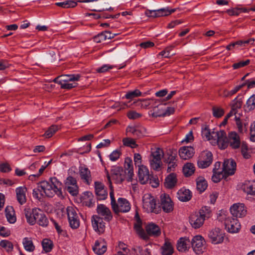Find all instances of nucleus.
Instances as JSON below:
<instances>
[{
	"instance_id": "38",
	"label": "nucleus",
	"mask_w": 255,
	"mask_h": 255,
	"mask_svg": "<svg viewBox=\"0 0 255 255\" xmlns=\"http://www.w3.org/2000/svg\"><path fill=\"white\" fill-rule=\"evenodd\" d=\"M42 246L43 250L46 253H49L52 250L53 244L52 241L48 239H44L42 242Z\"/></svg>"
},
{
	"instance_id": "41",
	"label": "nucleus",
	"mask_w": 255,
	"mask_h": 255,
	"mask_svg": "<svg viewBox=\"0 0 255 255\" xmlns=\"http://www.w3.org/2000/svg\"><path fill=\"white\" fill-rule=\"evenodd\" d=\"M55 4L63 8H69L76 6L77 2L72 0H66L63 2H56Z\"/></svg>"
},
{
	"instance_id": "40",
	"label": "nucleus",
	"mask_w": 255,
	"mask_h": 255,
	"mask_svg": "<svg viewBox=\"0 0 255 255\" xmlns=\"http://www.w3.org/2000/svg\"><path fill=\"white\" fill-rule=\"evenodd\" d=\"M162 106V105H160L157 107H155L153 108V112L151 114V115L153 117L157 118L159 117H164L166 116V113H164V111L161 107Z\"/></svg>"
},
{
	"instance_id": "44",
	"label": "nucleus",
	"mask_w": 255,
	"mask_h": 255,
	"mask_svg": "<svg viewBox=\"0 0 255 255\" xmlns=\"http://www.w3.org/2000/svg\"><path fill=\"white\" fill-rule=\"evenodd\" d=\"M246 110L251 111L255 108V94L252 95L247 101Z\"/></svg>"
},
{
	"instance_id": "17",
	"label": "nucleus",
	"mask_w": 255,
	"mask_h": 255,
	"mask_svg": "<svg viewBox=\"0 0 255 255\" xmlns=\"http://www.w3.org/2000/svg\"><path fill=\"white\" fill-rule=\"evenodd\" d=\"M97 213L100 217H102L105 221L110 222L113 219V215L110 209L104 204H99L97 208Z\"/></svg>"
},
{
	"instance_id": "3",
	"label": "nucleus",
	"mask_w": 255,
	"mask_h": 255,
	"mask_svg": "<svg viewBox=\"0 0 255 255\" xmlns=\"http://www.w3.org/2000/svg\"><path fill=\"white\" fill-rule=\"evenodd\" d=\"M29 212H27L26 219L27 222L31 225L37 222L40 226L46 227L48 224V220L43 212L38 208L33 209V218H30Z\"/></svg>"
},
{
	"instance_id": "49",
	"label": "nucleus",
	"mask_w": 255,
	"mask_h": 255,
	"mask_svg": "<svg viewBox=\"0 0 255 255\" xmlns=\"http://www.w3.org/2000/svg\"><path fill=\"white\" fill-rule=\"evenodd\" d=\"M124 144L127 146H130L131 148H134L137 146L135 140L130 138H125L123 139Z\"/></svg>"
},
{
	"instance_id": "16",
	"label": "nucleus",
	"mask_w": 255,
	"mask_h": 255,
	"mask_svg": "<svg viewBox=\"0 0 255 255\" xmlns=\"http://www.w3.org/2000/svg\"><path fill=\"white\" fill-rule=\"evenodd\" d=\"M236 169V163L233 159H227L224 160L222 171L227 176L233 175Z\"/></svg>"
},
{
	"instance_id": "61",
	"label": "nucleus",
	"mask_w": 255,
	"mask_h": 255,
	"mask_svg": "<svg viewBox=\"0 0 255 255\" xmlns=\"http://www.w3.org/2000/svg\"><path fill=\"white\" fill-rule=\"evenodd\" d=\"M125 168L126 170L133 169L132 161L130 158L127 157L125 161Z\"/></svg>"
},
{
	"instance_id": "10",
	"label": "nucleus",
	"mask_w": 255,
	"mask_h": 255,
	"mask_svg": "<svg viewBox=\"0 0 255 255\" xmlns=\"http://www.w3.org/2000/svg\"><path fill=\"white\" fill-rule=\"evenodd\" d=\"M103 218L97 215H94L91 218L92 227L96 232L99 234H102L105 232V223L103 221Z\"/></svg>"
},
{
	"instance_id": "56",
	"label": "nucleus",
	"mask_w": 255,
	"mask_h": 255,
	"mask_svg": "<svg viewBox=\"0 0 255 255\" xmlns=\"http://www.w3.org/2000/svg\"><path fill=\"white\" fill-rule=\"evenodd\" d=\"M248 146L246 143L243 142L241 144V152L244 158L248 159L251 156L248 152Z\"/></svg>"
},
{
	"instance_id": "19",
	"label": "nucleus",
	"mask_w": 255,
	"mask_h": 255,
	"mask_svg": "<svg viewBox=\"0 0 255 255\" xmlns=\"http://www.w3.org/2000/svg\"><path fill=\"white\" fill-rule=\"evenodd\" d=\"M205 219L197 212L191 214L189 217V222L191 226L194 229L200 228L204 224Z\"/></svg>"
},
{
	"instance_id": "63",
	"label": "nucleus",
	"mask_w": 255,
	"mask_h": 255,
	"mask_svg": "<svg viewBox=\"0 0 255 255\" xmlns=\"http://www.w3.org/2000/svg\"><path fill=\"white\" fill-rule=\"evenodd\" d=\"M10 232L4 227L0 226V235L3 237H6L10 235Z\"/></svg>"
},
{
	"instance_id": "4",
	"label": "nucleus",
	"mask_w": 255,
	"mask_h": 255,
	"mask_svg": "<svg viewBox=\"0 0 255 255\" xmlns=\"http://www.w3.org/2000/svg\"><path fill=\"white\" fill-rule=\"evenodd\" d=\"M126 171L121 166H113L111 170V175L107 173V177L111 185V179L117 184L122 183L125 179Z\"/></svg>"
},
{
	"instance_id": "28",
	"label": "nucleus",
	"mask_w": 255,
	"mask_h": 255,
	"mask_svg": "<svg viewBox=\"0 0 255 255\" xmlns=\"http://www.w3.org/2000/svg\"><path fill=\"white\" fill-rule=\"evenodd\" d=\"M191 197V192L188 189L183 188L179 190L177 192V197L178 199L183 202L190 200Z\"/></svg>"
},
{
	"instance_id": "27",
	"label": "nucleus",
	"mask_w": 255,
	"mask_h": 255,
	"mask_svg": "<svg viewBox=\"0 0 255 255\" xmlns=\"http://www.w3.org/2000/svg\"><path fill=\"white\" fill-rule=\"evenodd\" d=\"M93 250L96 254L101 255L106 251L107 246L103 242L96 241L93 247Z\"/></svg>"
},
{
	"instance_id": "13",
	"label": "nucleus",
	"mask_w": 255,
	"mask_h": 255,
	"mask_svg": "<svg viewBox=\"0 0 255 255\" xmlns=\"http://www.w3.org/2000/svg\"><path fill=\"white\" fill-rule=\"evenodd\" d=\"M225 234L219 228H216L211 231L208 236L212 243L214 244H220L223 242Z\"/></svg>"
},
{
	"instance_id": "57",
	"label": "nucleus",
	"mask_w": 255,
	"mask_h": 255,
	"mask_svg": "<svg viewBox=\"0 0 255 255\" xmlns=\"http://www.w3.org/2000/svg\"><path fill=\"white\" fill-rule=\"evenodd\" d=\"M176 157L177 156L176 154H168L167 156H165L164 157V161L166 163H169L171 162H175L177 161Z\"/></svg>"
},
{
	"instance_id": "36",
	"label": "nucleus",
	"mask_w": 255,
	"mask_h": 255,
	"mask_svg": "<svg viewBox=\"0 0 255 255\" xmlns=\"http://www.w3.org/2000/svg\"><path fill=\"white\" fill-rule=\"evenodd\" d=\"M195 171V167L193 164L187 163L183 167V172L186 177L191 176Z\"/></svg>"
},
{
	"instance_id": "29",
	"label": "nucleus",
	"mask_w": 255,
	"mask_h": 255,
	"mask_svg": "<svg viewBox=\"0 0 255 255\" xmlns=\"http://www.w3.org/2000/svg\"><path fill=\"white\" fill-rule=\"evenodd\" d=\"M176 182L177 179L176 174L172 173L168 175L165 178L164 185L166 188L171 189L175 186Z\"/></svg>"
},
{
	"instance_id": "5",
	"label": "nucleus",
	"mask_w": 255,
	"mask_h": 255,
	"mask_svg": "<svg viewBox=\"0 0 255 255\" xmlns=\"http://www.w3.org/2000/svg\"><path fill=\"white\" fill-rule=\"evenodd\" d=\"M158 207L166 213L171 212L174 209V204L168 194L163 193L160 196Z\"/></svg>"
},
{
	"instance_id": "62",
	"label": "nucleus",
	"mask_w": 255,
	"mask_h": 255,
	"mask_svg": "<svg viewBox=\"0 0 255 255\" xmlns=\"http://www.w3.org/2000/svg\"><path fill=\"white\" fill-rule=\"evenodd\" d=\"M148 182L152 187L156 188L159 185V180L157 178L154 177L151 175H150V179Z\"/></svg>"
},
{
	"instance_id": "12",
	"label": "nucleus",
	"mask_w": 255,
	"mask_h": 255,
	"mask_svg": "<svg viewBox=\"0 0 255 255\" xmlns=\"http://www.w3.org/2000/svg\"><path fill=\"white\" fill-rule=\"evenodd\" d=\"M227 146L229 145L233 149L239 148L241 145V141L239 135L235 132H231L229 134L228 137L226 135Z\"/></svg>"
},
{
	"instance_id": "11",
	"label": "nucleus",
	"mask_w": 255,
	"mask_h": 255,
	"mask_svg": "<svg viewBox=\"0 0 255 255\" xmlns=\"http://www.w3.org/2000/svg\"><path fill=\"white\" fill-rule=\"evenodd\" d=\"M162 154V151L159 148L152 152L150 158V162L151 167L154 170H159L161 163V159Z\"/></svg>"
},
{
	"instance_id": "60",
	"label": "nucleus",
	"mask_w": 255,
	"mask_h": 255,
	"mask_svg": "<svg viewBox=\"0 0 255 255\" xmlns=\"http://www.w3.org/2000/svg\"><path fill=\"white\" fill-rule=\"evenodd\" d=\"M127 116L129 119L135 120L141 117V115L135 111H130L127 114Z\"/></svg>"
},
{
	"instance_id": "22",
	"label": "nucleus",
	"mask_w": 255,
	"mask_h": 255,
	"mask_svg": "<svg viewBox=\"0 0 255 255\" xmlns=\"http://www.w3.org/2000/svg\"><path fill=\"white\" fill-rule=\"evenodd\" d=\"M95 189L98 200H105L107 198L108 193L105 189L104 185L102 183L99 182H95Z\"/></svg>"
},
{
	"instance_id": "58",
	"label": "nucleus",
	"mask_w": 255,
	"mask_h": 255,
	"mask_svg": "<svg viewBox=\"0 0 255 255\" xmlns=\"http://www.w3.org/2000/svg\"><path fill=\"white\" fill-rule=\"evenodd\" d=\"M250 63V60L249 59H247L245 61H240L238 63H235L233 65V67L234 69H236L240 68L241 67H244L246 65H248Z\"/></svg>"
},
{
	"instance_id": "53",
	"label": "nucleus",
	"mask_w": 255,
	"mask_h": 255,
	"mask_svg": "<svg viewBox=\"0 0 255 255\" xmlns=\"http://www.w3.org/2000/svg\"><path fill=\"white\" fill-rule=\"evenodd\" d=\"M245 86V84H241L239 86H236L234 89L230 91H225L224 95L225 96L229 97L235 94H236L239 90L242 89L243 87Z\"/></svg>"
},
{
	"instance_id": "51",
	"label": "nucleus",
	"mask_w": 255,
	"mask_h": 255,
	"mask_svg": "<svg viewBox=\"0 0 255 255\" xmlns=\"http://www.w3.org/2000/svg\"><path fill=\"white\" fill-rule=\"evenodd\" d=\"M212 111L214 117L217 118H221L224 114V110L221 108L214 107Z\"/></svg>"
},
{
	"instance_id": "8",
	"label": "nucleus",
	"mask_w": 255,
	"mask_h": 255,
	"mask_svg": "<svg viewBox=\"0 0 255 255\" xmlns=\"http://www.w3.org/2000/svg\"><path fill=\"white\" fill-rule=\"evenodd\" d=\"M66 211L70 226L72 229H77L80 226V221L76 210L73 207L68 206Z\"/></svg>"
},
{
	"instance_id": "34",
	"label": "nucleus",
	"mask_w": 255,
	"mask_h": 255,
	"mask_svg": "<svg viewBox=\"0 0 255 255\" xmlns=\"http://www.w3.org/2000/svg\"><path fill=\"white\" fill-rule=\"evenodd\" d=\"M197 189L200 192L204 191L207 187V183L202 177H198L196 180Z\"/></svg>"
},
{
	"instance_id": "50",
	"label": "nucleus",
	"mask_w": 255,
	"mask_h": 255,
	"mask_svg": "<svg viewBox=\"0 0 255 255\" xmlns=\"http://www.w3.org/2000/svg\"><path fill=\"white\" fill-rule=\"evenodd\" d=\"M242 105V99H238V97L236 98L232 103V109L236 111L238 109H240Z\"/></svg>"
},
{
	"instance_id": "15",
	"label": "nucleus",
	"mask_w": 255,
	"mask_h": 255,
	"mask_svg": "<svg viewBox=\"0 0 255 255\" xmlns=\"http://www.w3.org/2000/svg\"><path fill=\"white\" fill-rule=\"evenodd\" d=\"M204 243L205 241L201 236H196L192 239V247L196 254H200L203 252Z\"/></svg>"
},
{
	"instance_id": "23",
	"label": "nucleus",
	"mask_w": 255,
	"mask_h": 255,
	"mask_svg": "<svg viewBox=\"0 0 255 255\" xmlns=\"http://www.w3.org/2000/svg\"><path fill=\"white\" fill-rule=\"evenodd\" d=\"M242 189L247 194L255 195V180L246 181L242 185Z\"/></svg>"
},
{
	"instance_id": "46",
	"label": "nucleus",
	"mask_w": 255,
	"mask_h": 255,
	"mask_svg": "<svg viewBox=\"0 0 255 255\" xmlns=\"http://www.w3.org/2000/svg\"><path fill=\"white\" fill-rule=\"evenodd\" d=\"M141 95V93L138 89H135L132 91H129L127 93L125 98L127 99L132 100L134 98L139 97Z\"/></svg>"
},
{
	"instance_id": "30",
	"label": "nucleus",
	"mask_w": 255,
	"mask_h": 255,
	"mask_svg": "<svg viewBox=\"0 0 255 255\" xmlns=\"http://www.w3.org/2000/svg\"><path fill=\"white\" fill-rule=\"evenodd\" d=\"M135 217L138 218L137 222L134 224V228L136 230L137 234L143 239H145L147 238L144 231L141 227V222L139 218L138 214L136 213Z\"/></svg>"
},
{
	"instance_id": "33",
	"label": "nucleus",
	"mask_w": 255,
	"mask_h": 255,
	"mask_svg": "<svg viewBox=\"0 0 255 255\" xmlns=\"http://www.w3.org/2000/svg\"><path fill=\"white\" fill-rule=\"evenodd\" d=\"M190 240L186 238H181L178 242L177 249L179 252L185 251L188 248Z\"/></svg>"
},
{
	"instance_id": "43",
	"label": "nucleus",
	"mask_w": 255,
	"mask_h": 255,
	"mask_svg": "<svg viewBox=\"0 0 255 255\" xmlns=\"http://www.w3.org/2000/svg\"><path fill=\"white\" fill-rule=\"evenodd\" d=\"M197 212L205 220L206 219L209 218L210 217L211 210L209 207L205 206L202 207L199 212Z\"/></svg>"
},
{
	"instance_id": "47",
	"label": "nucleus",
	"mask_w": 255,
	"mask_h": 255,
	"mask_svg": "<svg viewBox=\"0 0 255 255\" xmlns=\"http://www.w3.org/2000/svg\"><path fill=\"white\" fill-rule=\"evenodd\" d=\"M135 131L134 136L138 138L146 136L147 134L146 129L142 127H136V130H135Z\"/></svg>"
},
{
	"instance_id": "39",
	"label": "nucleus",
	"mask_w": 255,
	"mask_h": 255,
	"mask_svg": "<svg viewBox=\"0 0 255 255\" xmlns=\"http://www.w3.org/2000/svg\"><path fill=\"white\" fill-rule=\"evenodd\" d=\"M43 189H41L40 183L38 184L36 188L33 189L32 195L33 197L40 200L44 196Z\"/></svg>"
},
{
	"instance_id": "55",
	"label": "nucleus",
	"mask_w": 255,
	"mask_h": 255,
	"mask_svg": "<svg viewBox=\"0 0 255 255\" xmlns=\"http://www.w3.org/2000/svg\"><path fill=\"white\" fill-rule=\"evenodd\" d=\"M137 105L140 106L141 108H146L150 105V99H141L135 103Z\"/></svg>"
},
{
	"instance_id": "31",
	"label": "nucleus",
	"mask_w": 255,
	"mask_h": 255,
	"mask_svg": "<svg viewBox=\"0 0 255 255\" xmlns=\"http://www.w3.org/2000/svg\"><path fill=\"white\" fill-rule=\"evenodd\" d=\"M80 175L81 178L85 180V181L89 184L91 179V172L86 167H81L80 170Z\"/></svg>"
},
{
	"instance_id": "1",
	"label": "nucleus",
	"mask_w": 255,
	"mask_h": 255,
	"mask_svg": "<svg viewBox=\"0 0 255 255\" xmlns=\"http://www.w3.org/2000/svg\"><path fill=\"white\" fill-rule=\"evenodd\" d=\"M41 189H43L44 195L52 197L55 194L59 197L62 196L61 189V183L56 177L51 178L49 181H43L40 183Z\"/></svg>"
},
{
	"instance_id": "59",
	"label": "nucleus",
	"mask_w": 255,
	"mask_h": 255,
	"mask_svg": "<svg viewBox=\"0 0 255 255\" xmlns=\"http://www.w3.org/2000/svg\"><path fill=\"white\" fill-rule=\"evenodd\" d=\"M65 187L75 185L77 184V181L74 177L69 176H68L65 182Z\"/></svg>"
},
{
	"instance_id": "48",
	"label": "nucleus",
	"mask_w": 255,
	"mask_h": 255,
	"mask_svg": "<svg viewBox=\"0 0 255 255\" xmlns=\"http://www.w3.org/2000/svg\"><path fill=\"white\" fill-rule=\"evenodd\" d=\"M0 246L5 249L7 252L11 251L13 249L12 244L7 240H2L0 242Z\"/></svg>"
},
{
	"instance_id": "9",
	"label": "nucleus",
	"mask_w": 255,
	"mask_h": 255,
	"mask_svg": "<svg viewBox=\"0 0 255 255\" xmlns=\"http://www.w3.org/2000/svg\"><path fill=\"white\" fill-rule=\"evenodd\" d=\"M112 209L115 214H118L120 212L126 213L130 209V204L126 199L120 198L118 201V204L116 203L113 206Z\"/></svg>"
},
{
	"instance_id": "14",
	"label": "nucleus",
	"mask_w": 255,
	"mask_h": 255,
	"mask_svg": "<svg viewBox=\"0 0 255 255\" xmlns=\"http://www.w3.org/2000/svg\"><path fill=\"white\" fill-rule=\"evenodd\" d=\"M225 226L228 231L232 233L238 232L240 229V224L237 219L227 218L225 220Z\"/></svg>"
},
{
	"instance_id": "45",
	"label": "nucleus",
	"mask_w": 255,
	"mask_h": 255,
	"mask_svg": "<svg viewBox=\"0 0 255 255\" xmlns=\"http://www.w3.org/2000/svg\"><path fill=\"white\" fill-rule=\"evenodd\" d=\"M59 127L57 125H52L45 132L44 135L48 138L51 137L58 129Z\"/></svg>"
},
{
	"instance_id": "37",
	"label": "nucleus",
	"mask_w": 255,
	"mask_h": 255,
	"mask_svg": "<svg viewBox=\"0 0 255 255\" xmlns=\"http://www.w3.org/2000/svg\"><path fill=\"white\" fill-rule=\"evenodd\" d=\"M22 243L25 250L27 251L31 252L34 250L35 247L31 238L27 237L24 238L23 239Z\"/></svg>"
},
{
	"instance_id": "52",
	"label": "nucleus",
	"mask_w": 255,
	"mask_h": 255,
	"mask_svg": "<svg viewBox=\"0 0 255 255\" xmlns=\"http://www.w3.org/2000/svg\"><path fill=\"white\" fill-rule=\"evenodd\" d=\"M67 191L72 196H77L78 194V187L77 185L65 187Z\"/></svg>"
},
{
	"instance_id": "64",
	"label": "nucleus",
	"mask_w": 255,
	"mask_h": 255,
	"mask_svg": "<svg viewBox=\"0 0 255 255\" xmlns=\"http://www.w3.org/2000/svg\"><path fill=\"white\" fill-rule=\"evenodd\" d=\"M119 247L120 249L122 250L124 253V255H128L129 253V250L127 248V246L123 242H120L119 244Z\"/></svg>"
},
{
	"instance_id": "35",
	"label": "nucleus",
	"mask_w": 255,
	"mask_h": 255,
	"mask_svg": "<svg viewBox=\"0 0 255 255\" xmlns=\"http://www.w3.org/2000/svg\"><path fill=\"white\" fill-rule=\"evenodd\" d=\"M162 255H172L173 253V248L171 244L167 241L161 248Z\"/></svg>"
},
{
	"instance_id": "54",
	"label": "nucleus",
	"mask_w": 255,
	"mask_h": 255,
	"mask_svg": "<svg viewBox=\"0 0 255 255\" xmlns=\"http://www.w3.org/2000/svg\"><path fill=\"white\" fill-rule=\"evenodd\" d=\"M121 154L122 153L120 150H115L110 154V159L112 161H115L119 158Z\"/></svg>"
},
{
	"instance_id": "24",
	"label": "nucleus",
	"mask_w": 255,
	"mask_h": 255,
	"mask_svg": "<svg viewBox=\"0 0 255 255\" xmlns=\"http://www.w3.org/2000/svg\"><path fill=\"white\" fill-rule=\"evenodd\" d=\"M145 230L147 234L150 236L158 237L161 234L159 227L154 223L147 225Z\"/></svg>"
},
{
	"instance_id": "42",
	"label": "nucleus",
	"mask_w": 255,
	"mask_h": 255,
	"mask_svg": "<svg viewBox=\"0 0 255 255\" xmlns=\"http://www.w3.org/2000/svg\"><path fill=\"white\" fill-rule=\"evenodd\" d=\"M227 176L225 174L224 172L222 170L221 171L213 173V175L212 177V180L214 182L218 183L220 182L222 179L226 178Z\"/></svg>"
},
{
	"instance_id": "7",
	"label": "nucleus",
	"mask_w": 255,
	"mask_h": 255,
	"mask_svg": "<svg viewBox=\"0 0 255 255\" xmlns=\"http://www.w3.org/2000/svg\"><path fill=\"white\" fill-rule=\"evenodd\" d=\"M213 161L212 153L209 151H203L198 158V166L200 168H205L210 165Z\"/></svg>"
},
{
	"instance_id": "2",
	"label": "nucleus",
	"mask_w": 255,
	"mask_h": 255,
	"mask_svg": "<svg viewBox=\"0 0 255 255\" xmlns=\"http://www.w3.org/2000/svg\"><path fill=\"white\" fill-rule=\"evenodd\" d=\"M202 135L203 137H205L208 140L212 139L217 140L219 147L222 149H224V148L227 146L225 141H226V132L224 130L211 132L208 128H205L202 131Z\"/></svg>"
},
{
	"instance_id": "20",
	"label": "nucleus",
	"mask_w": 255,
	"mask_h": 255,
	"mask_svg": "<svg viewBox=\"0 0 255 255\" xmlns=\"http://www.w3.org/2000/svg\"><path fill=\"white\" fill-rule=\"evenodd\" d=\"M150 175L148 168L143 165H141L138 168L139 181L142 184H146L150 179Z\"/></svg>"
},
{
	"instance_id": "32",
	"label": "nucleus",
	"mask_w": 255,
	"mask_h": 255,
	"mask_svg": "<svg viewBox=\"0 0 255 255\" xmlns=\"http://www.w3.org/2000/svg\"><path fill=\"white\" fill-rule=\"evenodd\" d=\"M5 216L7 221L11 224L16 221V217L14 216V210L12 207L7 206L5 209Z\"/></svg>"
},
{
	"instance_id": "26",
	"label": "nucleus",
	"mask_w": 255,
	"mask_h": 255,
	"mask_svg": "<svg viewBox=\"0 0 255 255\" xmlns=\"http://www.w3.org/2000/svg\"><path fill=\"white\" fill-rule=\"evenodd\" d=\"M60 77L59 85L62 86V84H65L67 82L78 81L80 78V76L79 74L65 75L60 76Z\"/></svg>"
},
{
	"instance_id": "18",
	"label": "nucleus",
	"mask_w": 255,
	"mask_h": 255,
	"mask_svg": "<svg viewBox=\"0 0 255 255\" xmlns=\"http://www.w3.org/2000/svg\"><path fill=\"white\" fill-rule=\"evenodd\" d=\"M231 214L236 218L244 217L247 214V210L244 204L242 203L234 204L230 208Z\"/></svg>"
},
{
	"instance_id": "21",
	"label": "nucleus",
	"mask_w": 255,
	"mask_h": 255,
	"mask_svg": "<svg viewBox=\"0 0 255 255\" xmlns=\"http://www.w3.org/2000/svg\"><path fill=\"white\" fill-rule=\"evenodd\" d=\"M194 149L191 146H182L179 150V155L181 158L187 160L194 154Z\"/></svg>"
},
{
	"instance_id": "6",
	"label": "nucleus",
	"mask_w": 255,
	"mask_h": 255,
	"mask_svg": "<svg viewBox=\"0 0 255 255\" xmlns=\"http://www.w3.org/2000/svg\"><path fill=\"white\" fill-rule=\"evenodd\" d=\"M143 207L147 211L158 214L160 212V208L156 204V200L153 197L148 195L143 197Z\"/></svg>"
},
{
	"instance_id": "25",
	"label": "nucleus",
	"mask_w": 255,
	"mask_h": 255,
	"mask_svg": "<svg viewBox=\"0 0 255 255\" xmlns=\"http://www.w3.org/2000/svg\"><path fill=\"white\" fill-rule=\"evenodd\" d=\"M26 188L23 187H18L15 190L17 200L21 205H22L26 202Z\"/></svg>"
}]
</instances>
